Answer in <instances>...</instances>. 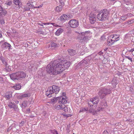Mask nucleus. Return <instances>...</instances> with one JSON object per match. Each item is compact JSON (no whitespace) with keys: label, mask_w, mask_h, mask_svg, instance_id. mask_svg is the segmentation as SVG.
<instances>
[{"label":"nucleus","mask_w":134,"mask_h":134,"mask_svg":"<svg viewBox=\"0 0 134 134\" xmlns=\"http://www.w3.org/2000/svg\"><path fill=\"white\" fill-rule=\"evenodd\" d=\"M126 15H127V17H131L133 16V14L131 13H128L126 14Z\"/></svg>","instance_id":"4c0bfd02"},{"label":"nucleus","mask_w":134,"mask_h":134,"mask_svg":"<svg viewBox=\"0 0 134 134\" xmlns=\"http://www.w3.org/2000/svg\"><path fill=\"white\" fill-rule=\"evenodd\" d=\"M68 24L69 26L73 28H75L77 27L79 25L78 21L74 19L71 20L69 22Z\"/></svg>","instance_id":"0eeeda50"},{"label":"nucleus","mask_w":134,"mask_h":134,"mask_svg":"<svg viewBox=\"0 0 134 134\" xmlns=\"http://www.w3.org/2000/svg\"><path fill=\"white\" fill-rule=\"evenodd\" d=\"M12 97V92H9L6 93L5 95V97L6 99L9 100Z\"/></svg>","instance_id":"2eb2a0df"},{"label":"nucleus","mask_w":134,"mask_h":134,"mask_svg":"<svg viewBox=\"0 0 134 134\" xmlns=\"http://www.w3.org/2000/svg\"><path fill=\"white\" fill-rule=\"evenodd\" d=\"M103 53L102 52H100L98 53V54L99 55H101L103 54Z\"/></svg>","instance_id":"49530a36"},{"label":"nucleus","mask_w":134,"mask_h":134,"mask_svg":"<svg viewBox=\"0 0 134 134\" xmlns=\"http://www.w3.org/2000/svg\"><path fill=\"white\" fill-rule=\"evenodd\" d=\"M2 37V35L0 32V38Z\"/></svg>","instance_id":"4d7b16f0"},{"label":"nucleus","mask_w":134,"mask_h":134,"mask_svg":"<svg viewBox=\"0 0 134 134\" xmlns=\"http://www.w3.org/2000/svg\"><path fill=\"white\" fill-rule=\"evenodd\" d=\"M127 121H129V122H131V121H132V120H131V119H129V120H127Z\"/></svg>","instance_id":"6e6d98bb"},{"label":"nucleus","mask_w":134,"mask_h":134,"mask_svg":"<svg viewBox=\"0 0 134 134\" xmlns=\"http://www.w3.org/2000/svg\"><path fill=\"white\" fill-rule=\"evenodd\" d=\"M13 108L14 110L15 111H17L18 110V105L16 104H14V107Z\"/></svg>","instance_id":"f704fd0d"},{"label":"nucleus","mask_w":134,"mask_h":134,"mask_svg":"<svg viewBox=\"0 0 134 134\" xmlns=\"http://www.w3.org/2000/svg\"><path fill=\"white\" fill-rule=\"evenodd\" d=\"M87 64V62L85 59L82 60L76 66V68H79L82 67H83Z\"/></svg>","instance_id":"1a4fd4ad"},{"label":"nucleus","mask_w":134,"mask_h":134,"mask_svg":"<svg viewBox=\"0 0 134 134\" xmlns=\"http://www.w3.org/2000/svg\"><path fill=\"white\" fill-rule=\"evenodd\" d=\"M102 108H101L100 109V110H98V111H100V110H102Z\"/></svg>","instance_id":"052dcab7"},{"label":"nucleus","mask_w":134,"mask_h":134,"mask_svg":"<svg viewBox=\"0 0 134 134\" xmlns=\"http://www.w3.org/2000/svg\"><path fill=\"white\" fill-rule=\"evenodd\" d=\"M30 96V93H24L22 94L20 96V99H22L23 98L29 97Z\"/></svg>","instance_id":"6ab92c4d"},{"label":"nucleus","mask_w":134,"mask_h":134,"mask_svg":"<svg viewBox=\"0 0 134 134\" xmlns=\"http://www.w3.org/2000/svg\"><path fill=\"white\" fill-rule=\"evenodd\" d=\"M63 96H60V97H66L65 96V93H63ZM67 98V97H66Z\"/></svg>","instance_id":"8fccbe9b"},{"label":"nucleus","mask_w":134,"mask_h":134,"mask_svg":"<svg viewBox=\"0 0 134 134\" xmlns=\"http://www.w3.org/2000/svg\"><path fill=\"white\" fill-rule=\"evenodd\" d=\"M60 61L59 59L51 62L46 67L47 71L49 73L57 75L69 68L70 63L66 61Z\"/></svg>","instance_id":"f257e3e1"},{"label":"nucleus","mask_w":134,"mask_h":134,"mask_svg":"<svg viewBox=\"0 0 134 134\" xmlns=\"http://www.w3.org/2000/svg\"><path fill=\"white\" fill-rule=\"evenodd\" d=\"M108 49V48H105L104 49V50L105 51H106Z\"/></svg>","instance_id":"13d9d810"},{"label":"nucleus","mask_w":134,"mask_h":134,"mask_svg":"<svg viewBox=\"0 0 134 134\" xmlns=\"http://www.w3.org/2000/svg\"><path fill=\"white\" fill-rule=\"evenodd\" d=\"M24 124V121H22L19 124V126L20 127H22L23 126Z\"/></svg>","instance_id":"a19ab883"},{"label":"nucleus","mask_w":134,"mask_h":134,"mask_svg":"<svg viewBox=\"0 0 134 134\" xmlns=\"http://www.w3.org/2000/svg\"><path fill=\"white\" fill-rule=\"evenodd\" d=\"M0 23L2 24H4L5 23V22L4 21V20H1L0 21Z\"/></svg>","instance_id":"37998d69"},{"label":"nucleus","mask_w":134,"mask_h":134,"mask_svg":"<svg viewBox=\"0 0 134 134\" xmlns=\"http://www.w3.org/2000/svg\"><path fill=\"white\" fill-rule=\"evenodd\" d=\"M13 2L16 6L14 7L15 9H19L20 8L21 3L19 0H13Z\"/></svg>","instance_id":"9d476101"},{"label":"nucleus","mask_w":134,"mask_h":134,"mask_svg":"<svg viewBox=\"0 0 134 134\" xmlns=\"http://www.w3.org/2000/svg\"><path fill=\"white\" fill-rule=\"evenodd\" d=\"M68 16L65 14L62 15L60 17L61 21H64L67 19Z\"/></svg>","instance_id":"aec40b11"},{"label":"nucleus","mask_w":134,"mask_h":134,"mask_svg":"<svg viewBox=\"0 0 134 134\" xmlns=\"http://www.w3.org/2000/svg\"><path fill=\"white\" fill-rule=\"evenodd\" d=\"M97 54H96L95 55V57L96 56H97Z\"/></svg>","instance_id":"69168bd1"},{"label":"nucleus","mask_w":134,"mask_h":134,"mask_svg":"<svg viewBox=\"0 0 134 134\" xmlns=\"http://www.w3.org/2000/svg\"><path fill=\"white\" fill-rule=\"evenodd\" d=\"M12 129V127L10 126L7 129V131H10Z\"/></svg>","instance_id":"09e8293b"},{"label":"nucleus","mask_w":134,"mask_h":134,"mask_svg":"<svg viewBox=\"0 0 134 134\" xmlns=\"http://www.w3.org/2000/svg\"><path fill=\"white\" fill-rule=\"evenodd\" d=\"M88 110V109L87 108H82L80 110V112H83V111H86Z\"/></svg>","instance_id":"2f4dec72"},{"label":"nucleus","mask_w":134,"mask_h":134,"mask_svg":"<svg viewBox=\"0 0 134 134\" xmlns=\"http://www.w3.org/2000/svg\"><path fill=\"white\" fill-rule=\"evenodd\" d=\"M133 54H134V53H133Z\"/></svg>","instance_id":"338daca9"},{"label":"nucleus","mask_w":134,"mask_h":134,"mask_svg":"<svg viewBox=\"0 0 134 134\" xmlns=\"http://www.w3.org/2000/svg\"><path fill=\"white\" fill-rule=\"evenodd\" d=\"M127 18V17L126 15H124L121 17V20H122L123 21H124Z\"/></svg>","instance_id":"cd10ccee"},{"label":"nucleus","mask_w":134,"mask_h":134,"mask_svg":"<svg viewBox=\"0 0 134 134\" xmlns=\"http://www.w3.org/2000/svg\"><path fill=\"white\" fill-rule=\"evenodd\" d=\"M134 21V20H131L128 23L129 24H131L132 23H133Z\"/></svg>","instance_id":"c03bdc74"},{"label":"nucleus","mask_w":134,"mask_h":134,"mask_svg":"<svg viewBox=\"0 0 134 134\" xmlns=\"http://www.w3.org/2000/svg\"><path fill=\"white\" fill-rule=\"evenodd\" d=\"M12 4V2H8L7 3V5H9V6L11 5Z\"/></svg>","instance_id":"a18cd8bd"},{"label":"nucleus","mask_w":134,"mask_h":134,"mask_svg":"<svg viewBox=\"0 0 134 134\" xmlns=\"http://www.w3.org/2000/svg\"><path fill=\"white\" fill-rule=\"evenodd\" d=\"M43 24L44 25H50V24H51V25H53L54 26V25L55 24L54 23H43Z\"/></svg>","instance_id":"58836bf2"},{"label":"nucleus","mask_w":134,"mask_h":134,"mask_svg":"<svg viewBox=\"0 0 134 134\" xmlns=\"http://www.w3.org/2000/svg\"><path fill=\"white\" fill-rule=\"evenodd\" d=\"M10 76L11 79L13 81L20 80L26 77V74L23 71H19L11 74Z\"/></svg>","instance_id":"7ed1b4c3"},{"label":"nucleus","mask_w":134,"mask_h":134,"mask_svg":"<svg viewBox=\"0 0 134 134\" xmlns=\"http://www.w3.org/2000/svg\"><path fill=\"white\" fill-rule=\"evenodd\" d=\"M15 103L16 104H18L19 103V102L17 100H16L15 101Z\"/></svg>","instance_id":"603ef678"},{"label":"nucleus","mask_w":134,"mask_h":134,"mask_svg":"<svg viewBox=\"0 0 134 134\" xmlns=\"http://www.w3.org/2000/svg\"><path fill=\"white\" fill-rule=\"evenodd\" d=\"M1 60L3 64L6 67H8L9 65L6 62V61L4 57H2L1 58Z\"/></svg>","instance_id":"f3484780"},{"label":"nucleus","mask_w":134,"mask_h":134,"mask_svg":"<svg viewBox=\"0 0 134 134\" xmlns=\"http://www.w3.org/2000/svg\"><path fill=\"white\" fill-rule=\"evenodd\" d=\"M88 37L87 36H85L82 38V40L85 41H87L88 40Z\"/></svg>","instance_id":"473e14b6"},{"label":"nucleus","mask_w":134,"mask_h":134,"mask_svg":"<svg viewBox=\"0 0 134 134\" xmlns=\"http://www.w3.org/2000/svg\"><path fill=\"white\" fill-rule=\"evenodd\" d=\"M40 34H43V32H41L40 33Z\"/></svg>","instance_id":"e2e57ef3"},{"label":"nucleus","mask_w":134,"mask_h":134,"mask_svg":"<svg viewBox=\"0 0 134 134\" xmlns=\"http://www.w3.org/2000/svg\"><path fill=\"white\" fill-rule=\"evenodd\" d=\"M64 115L65 116H66L67 117H69V116L68 115L66 114H65Z\"/></svg>","instance_id":"5fc2aeb1"},{"label":"nucleus","mask_w":134,"mask_h":134,"mask_svg":"<svg viewBox=\"0 0 134 134\" xmlns=\"http://www.w3.org/2000/svg\"><path fill=\"white\" fill-rule=\"evenodd\" d=\"M14 104H13L12 102H10L9 103V104L8 105L9 108H12L14 107Z\"/></svg>","instance_id":"c756f323"},{"label":"nucleus","mask_w":134,"mask_h":134,"mask_svg":"<svg viewBox=\"0 0 134 134\" xmlns=\"http://www.w3.org/2000/svg\"><path fill=\"white\" fill-rule=\"evenodd\" d=\"M30 8L29 6H28L27 5H26V6L24 8V11H26L27 10H30Z\"/></svg>","instance_id":"72a5a7b5"},{"label":"nucleus","mask_w":134,"mask_h":134,"mask_svg":"<svg viewBox=\"0 0 134 134\" xmlns=\"http://www.w3.org/2000/svg\"><path fill=\"white\" fill-rule=\"evenodd\" d=\"M91 59V58L89 56L86 58H85L84 59L86 60L87 62V63H88L90 60Z\"/></svg>","instance_id":"7c9ffc66"},{"label":"nucleus","mask_w":134,"mask_h":134,"mask_svg":"<svg viewBox=\"0 0 134 134\" xmlns=\"http://www.w3.org/2000/svg\"><path fill=\"white\" fill-rule=\"evenodd\" d=\"M49 87L47 89V91L46 92V94L48 97H53L52 94L54 93V91L53 89H49Z\"/></svg>","instance_id":"f8f14e48"},{"label":"nucleus","mask_w":134,"mask_h":134,"mask_svg":"<svg viewBox=\"0 0 134 134\" xmlns=\"http://www.w3.org/2000/svg\"><path fill=\"white\" fill-rule=\"evenodd\" d=\"M63 6L62 5L57 6L56 8V10L58 12H60L62 9Z\"/></svg>","instance_id":"b1692460"},{"label":"nucleus","mask_w":134,"mask_h":134,"mask_svg":"<svg viewBox=\"0 0 134 134\" xmlns=\"http://www.w3.org/2000/svg\"><path fill=\"white\" fill-rule=\"evenodd\" d=\"M110 37H111V38H112L113 41V42H114V43L115 42H116L117 41H118V39H117V40H116L115 39V38L114 36L113 35H111Z\"/></svg>","instance_id":"c85d7f7f"},{"label":"nucleus","mask_w":134,"mask_h":134,"mask_svg":"<svg viewBox=\"0 0 134 134\" xmlns=\"http://www.w3.org/2000/svg\"><path fill=\"white\" fill-rule=\"evenodd\" d=\"M96 15L94 13H90V14L89 21L90 23L93 24L96 22Z\"/></svg>","instance_id":"6e6552de"},{"label":"nucleus","mask_w":134,"mask_h":134,"mask_svg":"<svg viewBox=\"0 0 134 134\" xmlns=\"http://www.w3.org/2000/svg\"><path fill=\"white\" fill-rule=\"evenodd\" d=\"M109 12L107 9H104L101 10L97 15V17L99 21H103L107 19Z\"/></svg>","instance_id":"20e7f679"},{"label":"nucleus","mask_w":134,"mask_h":134,"mask_svg":"<svg viewBox=\"0 0 134 134\" xmlns=\"http://www.w3.org/2000/svg\"><path fill=\"white\" fill-rule=\"evenodd\" d=\"M49 48L51 47H53V48H55L58 46L57 44L53 42H51L49 44Z\"/></svg>","instance_id":"4be33fe9"},{"label":"nucleus","mask_w":134,"mask_h":134,"mask_svg":"<svg viewBox=\"0 0 134 134\" xmlns=\"http://www.w3.org/2000/svg\"><path fill=\"white\" fill-rule=\"evenodd\" d=\"M7 13L6 10L0 5V15L5 16Z\"/></svg>","instance_id":"4468645a"},{"label":"nucleus","mask_w":134,"mask_h":134,"mask_svg":"<svg viewBox=\"0 0 134 134\" xmlns=\"http://www.w3.org/2000/svg\"><path fill=\"white\" fill-rule=\"evenodd\" d=\"M113 35L114 36V37L115 38V39L116 40H117V39L119 40V35H117L116 34H114Z\"/></svg>","instance_id":"c9c22d12"},{"label":"nucleus","mask_w":134,"mask_h":134,"mask_svg":"<svg viewBox=\"0 0 134 134\" xmlns=\"http://www.w3.org/2000/svg\"><path fill=\"white\" fill-rule=\"evenodd\" d=\"M117 81L116 79L114 78L113 79L111 82V85H114V86H115L117 84Z\"/></svg>","instance_id":"5701e85b"},{"label":"nucleus","mask_w":134,"mask_h":134,"mask_svg":"<svg viewBox=\"0 0 134 134\" xmlns=\"http://www.w3.org/2000/svg\"><path fill=\"white\" fill-rule=\"evenodd\" d=\"M104 105L105 106L107 105V104L106 103H105L104 104Z\"/></svg>","instance_id":"0e129e2a"},{"label":"nucleus","mask_w":134,"mask_h":134,"mask_svg":"<svg viewBox=\"0 0 134 134\" xmlns=\"http://www.w3.org/2000/svg\"><path fill=\"white\" fill-rule=\"evenodd\" d=\"M63 29H59L56 32L55 34L57 36H59L63 32Z\"/></svg>","instance_id":"412c9836"},{"label":"nucleus","mask_w":134,"mask_h":134,"mask_svg":"<svg viewBox=\"0 0 134 134\" xmlns=\"http://www.w3.org/2000/svg\"><path fill=\"white\" fill-rule=\"evenodd\" d=\"M84 32H85V34H87L88 33V31H86Z\"/></svg>","instance_id":"bf43d9fd"},{"label":"nucleus","mask_w":134,"mask_h":134,"mask_svg":"<svg viewBox=\"0 0 134 134\" xmlns=\"http://www.w3.org/2000/svg\"><path fill=\"white\" fill-rule=\"evenodd\" d=\"M60 3L62 5L63 4H64V3L63 1L62 0L60 1Z\"/></svg>","instance_id":"de8ad7c7"},{"label":"nucleus","mask_w":134,"mask_h":134,"mask_svg":"<svg viewBox=\"0 0 134 134\" xmlns=\"http://www.w3.org/2000/svg\"><path fill=\"white\" fill-rule=\"evenodd\" d=\"M67 51L69 55L71 56H74V55L76 54V51L72 49H68Z\"/></svg>","instance_id":"dca6fc26"},{"label":"nucleus","mask_w":134,"mask_h":134,"mask_svg":"<svg viewBox=\"0 0 134 134\" xmlns=\"http://www.w3.org/2000/svg\"><path fill=\"white\" fill-rule=\"evenodd\" d=\"M42 5H40V6H38L37 7H38V8H40V7H41L42 6Z\"/></svg>","instance_id":"680f3d73"},{"label":"nucleus","mask_w":134,"mask_h":134,"mask_svg":"<svg viewBox=\"0 0 134 134\" xmlns=\"http://www.w3.org/2000/svg\"><path fill=\"white\" fill-rule=\"evenodd\" d=\"M11 46L10 44L7 42H5L2 45V47L3 48L5 49H9L10 48Z\"/></svg>","instance_id":"ddd939ff"},{"label":"nucleus","mask_w":134,"mask_h":134,"mask_svg":"<svg viewBox=\"0 0 134 134\" xmlns=\"http://www.w3.org/2000/svg\"><path fill=\"white\" fill-rule=\"evenodd\" d=\"M49 89H53L54 92H55V94H56L59 91L60 89L59 87L58 86H56L55 85H53L52 87H49Z\"/></svg>","instance_id":"9b49d317"},{"label":"nucleus","mask_w":134,"mask_h":134,"mask_svg":"<svg viewBox=\"0 0 134 134\" xmlns=\"http://www.w3.org/2000/svg\"><path fill=\"white\" fill-rule=\"evenodd\" d=\"M129 51L130 52H132V55L134 56L133 54V53H134V48L130 50Z\"/></svg>","instance_id":"79ce46f5"},{"label":"nucleus","mask_w":134,"mask_h":134,"mask_svg":"<svg viewBox=\"0 0 134 134\" xmlns=\"http://www.w3.org/2000/svg\"><path fill=\"white\" fill-rule=\"evenodd\" d=\"M52 102H58L60 104L57 106L56 109L59 110V109L63 110L65 112H67L68 111V108L66 107L64 105L67 102V98L65 97H58L56 98L51 99Z\"/></svg>","instance_id":"f03ea898"},{"label":"nucleus","mask_w":134,"mask_h":134,"mask_svg":"<svg viewBox=\"0 0 134 134\" xmlns=\"http://www.w3.org/2000/svg\"><path fill=\"white\" fill-rule=\"evenodd\" d=\"M38 24L40 25V26H43V23L42 24H40V23H39Z\"/></svg>","instance_id":"3c124183"},{"label":"nucleus","mask_w":134,"mask_h":134,"mask_svg":"<svg viewBox=\"0 0 134 134\" xmlns=\"http://www.w3.org/2000/svg\"><path fill=\"white\" fill-rule=\"evenodd\" d=\"M111 93V90L110 88L105 87L100 89L98 94L100 98L103 99L107 95L110 94Z\"/></svg>","instance_id":"39448f33"},{"label":"nucleus","mask_w":134,"mask_h":134,"mask_svg":"<svg viewBox=\"0 0 134 134\" xmlns=\"http://www.w3.org/2000/svg\"><path fill=\"white\" fill-rule=\"evenodd\" d=\"M51 132L52 134H58L57 132L55 130H51Z\"/></svg>","instance_id":"e433bc0d"},{"label":"nucleus","mask_w":134,"mask_h":134,"mask_svg":"<svg viewBox=\"0 0 134 134\" xmlns=\"http://www.w3.org/2000/svg\"><path fill=\"white\" fill-rule=\"evenodd\" d=\"M99 102V98L98 97H96L90 99L88 103L89 106H90L91 108L89 110V111L90 113L92 112L93 111L92 107L93 106V105L97 104Z\"/></svg>","instance_id":"423d86ee"},{"label":"nucleus","mask_w":134,"mask_h":134,"mask_svg":"<svg viewBox=\"0 0 134 134\" xmlns=\"http://www.w3.org/2000/svg\"><path fill=\"white\" fill-rule=\"evenodd\" d=\"M12 87L15 90H19L20 89L21 86V85L19 84H18Z\"/></svg>","instance_id":"393cba45"},{"label":"nucleus","mask_w":134,"mask_h":134,"mask_svg":"<svg viewBox=\"0 0 134 134\" xmlns=\"http://www.w3.org/2000/svg\"><path fill=\"white\" fill-rule=\"evenodd\" d=\"M111 37H109L107 40L108 45L109 46H110L113 44L114 42L113 41Z\"/></svg>","instance_id":"a211bd4d"},{"label":"nucleus","mask_w":134,"mask_h":134,"mask_svg":"<svg viewBox=\"0 0 134 134\" xmlns=\"http://www.w3.org/2000/svg\"><path fill=\"white\" fill-rule=\"evenodd\" d=\"M81 34L82 35H85V32H82L81 33Z\"/></svg>","instance_id":"864d4df0"},{"label":"nucleus","mask_w":134,"mask_h":134,"mask_svg":"<svg viewBox=\"0 0 134 134\" xmlns=\"http://www.w3.org/2000/svg\"><path fill=\"white\" fill-rule=\"evenodd\" d=\"M33 2H32L30 3H27V5L28 6H29V7H34L35 8H37V7H34V5H33Z\"/></svg>","instance_id":"bb28decb"},{"label":"nucleus","mask_w":134,"mask_h":134,"mask_svg":"<svg viewBox=\"0 0 134 134\" xmlns=\"http://www.w3.org/2000/svg\"><path fill=\"white\" fill-rule=\"evenodd\" d=\"M125 57L126 58H127L129 60H130L131 62H132V58L130 57L125 56Z\"/></svg>","instance_id":"ea45409f"},{"label":"nucleus","mask_w":134,"mask_h":134,"mask_svg":"<svg viewBox=\"0 0 134 134\" xmlns=\"http://www.w3.org/2000/svg\"><path fill=\"white\" fill-rule=\"evenodd\" d=\"M27 101H24L20 105L21 107H24V108L26 107L27 106Z\"/></svg>","instance_id":"a878e982"}]
</instances>
